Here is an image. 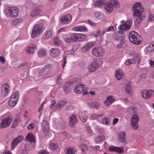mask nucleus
I'll return each mask as SVG.
<instances>
[{"label":"nucleus","instance_id":"1","mask_svg":"<svg viewBox=\"0 0 154 154\" xmlns=\"http://www.w3.org/2000/svg\"><path fill=\"white\" fill-rule=\"evenodd\" d=\"M132 10L134 11L133 16L137 17L135 19V23H139L143 20L142 14L143 11V9L141 6V4L140 3H135L133 7Z\"/></svg>","mask_w":154,"mask_h":154},{"label":"nucleus","instance_id":"2","mask_svg":"<svg viewBox=\"0 0 154 154\" xmlns=\"http://www.w3.org/2000/svg\"><path fill=\"white\" fill-rule=\"evenodd\" d=\"M45 29V27L43 24L39 23L36 24L34 26L31 33V37L32 38L37 37L42 34Z\"/></svg>","mask_w":154,"mask_h":154},{"label":"nucleus","instance_id":"3","mask_svg":"<svg viewBox=\"0 0 154 154\" xmlns=\"http://www.w3.org/2000/svg\"><path fill=\"white\" fill-rule=\"evenodd\" d=\"M120 7L119 2L116 0H111L106 4L105 8V10L109 13L113 11L114 8H119Z\"/></svg>","mask_w":154,"mask_h":154},{"label":"nucleus","instance_id":"4","mask_svg":"<svg viewBox=\"0 0 154 154\" xmlns=\"http://www.w3.org/2000/svg\"><path fill=\"white\" fill-rule=\"evenodd\" d=\"M19 9L15 7H8L4 10L5 14L7 16H10L11 17H16L18 15Z\"/></svg>","mask_w":154,"mask_h":154},{"label":"nucleus","instance_id":"5","mask_svg":"<svg viewBox=\"0 0 154 154\" xmlns=\"http://www.w3.org/2000/svg\"><path fill=\"white\" fill-rule=\"evenodd\" d=\"M129 37L130 42L133 44L138 45L141 43L140 40L139 38L138 34L136 32H131L129 34Z\"/></svg>","mask_w":154,"mask_h":154},{"label":"nucleus","instance_id":"6","mask_svg":"<svg viewBox=\"0 0 154 154\" xmlns=\"http://www.w3.org/2000/svg\"><path fill=\"white\" fill-rule=\"evenodd\" d=\"M132 25V20H128L125 23L120 25L119 26V33L121 34L124 33L129 29L131 28Z\"/></svg>","mask_w":154,"mask_h":154},{"label":"nucleus","instance_id":"7","mask_svg":"<svg viewBox=\"0 0 154 154\" xmlns=\"http://www.w3.org/2000/svg\"><path fill=\"white\" fill-rule=\"evenodd\" d=\"M99 60L97 59H94L91 62V66L88 68V71L93 72H94L96 70L101 66L99 63Z\"/></svg>","mask_w":154,"mask_h":154},{"label":"nucleus","instance_id":"8","mask_svg":"<svg viewBox=\"0 0 154 154\" xmlns=\"http://www.w3.org/2000/svg\"><path fill=\"white\" fill-rule=\"evenodd\" d=\"M92 54L96 57L103 56L105 54V51L102 47H99L94 48L92 50Z\"/></svg>","mask_w":154,"mask_h":154},{"label":"nucleus","instance_id":"9","mask_svg":"<svg viewBox=\"0 0 154 154\" xmlns=\"http://www.w3.org/2000/svg\"><path fill=\"white\" fill-rule=\"evenodd\" d=\"M139 120V117L137 113L133 115L131 119V125L134 129H137L138 128L139 125L138 123Z\"/></svg>","mask_w":154,"mask_h":154},{"label":"nucleus","instance_id":"10","mask_svg":"<svg viewBox=\"0 0 154 154\" xmlns=\"http://www.w3.org/2000/svg\"><path fill=\"white\" fill-rule=\"evenodd\" d=\"M88 88L87 87L83 84L77 85L75 87L74 89V92L76 94L80 93L82 91L84 94L88 93L87 92Z\"/></svg>","mask_w":154,"mask_h":154},{"label":"nucleus","instance_id":"11","mask_svg":"<svg viewBox=\"0 0 154 154\" xmlns=\"http://www.w3.org/2000/svg\"><path fill=\"white\" fill-rule=\"evenodd\" d=\"M75 42H82L87 41L88 37L86 35L81 33H74Z\"/></svg>","mask_w":154,"mask_h":154},{"label":"nucleus","instance_id":"12","mask_svg":"<svg viewBox=\"0 0 154 154\" xmlns=\"http://www.w3.org/2000/svg\"><path fill=\"white\" fill-rule=\"evenodd\" d=\"M141 96L144 99H147L154 95V90H143L141 92Z\"/></svg>","mask_w":154,"mask_h":154},{"label":"nucleus","instance_id":"13","mask_svg":"<svg viewBox=\"0 0 154 154\" xmlns=\"http://www.w3.org/2000/svg\"><path fill=\"white\" fill-rule=\"evenodd\" d=\"M13 119L11 116H8L3 119L0 124V128H5L11 124Z\"/></svg>","mask_w":154,"mask_h":154},{"label":"nucleus","instance_id":"14","mask_svg":"<svg viewBox=\"0 0 154 154\" xmlns=\"http://www.w3.org/2000/svg\"><path fill=\"white\" fill-rule=\"evenodd\" d=\"M1 94L2 96H6L10 91V87L7 83L3 84L1 87Z\"/></svg>","mask_w":154,"mask_h":154},{"label":"nucleus","instance_id":"15","mask_svg":"<svg viewBox=\"0 0 154 154\" xmlns=\"http://www.w3.org/2000/svg\"><path fill=\"white\" fill-rule=\"evenodd\" d=\"M95 42H89L84 44L81 48V51L82 52L85 53L92 47L95 45Z\"/></svg>","mask_w":154,"mask_h":154},{"label":"nucleus","instance_id":"16","mask_svg":"<svg viewBox=\"0 0 154 154\" xmlns=\"http://www.w3.org/2000/svg\"><path fill=\"white\" fill-rule=\"evenodd\" d=\"M115 40L119 41L117 48H120L124 46L125 42V38L123 35H116L115 38Z\"/></svg>","mask_w":154,"mask_h":154},{"label":"nucleus","instance_id":"17","mask_svg":"<svg viewBox=\"0 0 154 154\" xmlns=\"http://www.w3.org/2000/svg\"><path fill=\"white\" fill-rule=\"evenodd\" d=\"M72 20V16L69 14L62 16L60 19V21L64 24H67L70 23Z\"/></svg>","mask_w":154,"mask_h":154},{"label":"nucleus","instance_id":"18","mask_svg":"<svg viewBox=\"0 0 154 154\" xmlns=\"http://www.w3.org/2000/svg\"><path fill=\"white\" fill-rule=\"evenodd\" d=\"M52 68L51 65L48 64L44 66L43 69L42 71H40L39 74L40 76H43L45 78L48 77L46 76V75L49 72V70Z\"/></svg>","mask_w":154,"mask_h":154},{"label":"nucleus","instance_id":"19","mask_svg":"<svg viewBox=\"0 0 154 154\" xmlns=\"http://www.w3.org/2000/svg\"><path fill=\"white\" fill-rule=\"evenodd\" d=\"M116 100L115 98L112 95L108 96L106 97V100L103 102L104 105L108 107H109Z\"/></svg>","mask_w":154,"mask_h":154},{"label":"nucleus","instance_id":"20","mask_svg":"<svg viewBox=\"0 0 154 154\" xmlns=\"http://www.w3.org/2000/svg\"><path fill=\"white\" fill-rule=\"evenodd\" d=\"M42 129L45 135H47L49 133V123L46 120H44L42 123Z\"/></svg>","mask_w":154,"mask_h":154},{"label":"nucleus","instance_id":"21","mask_svg":"<svg viewBox=\"0 0 154 154\" xmlns=\"http://www.w3.org/2000/svg\"><path fill=\"white\" fill-rule=\"evenodd\" d=\"M42 12L41 9L34 8L31 11L30 15L32 17H36L40 16Z\"/></svg>","mask_w":154,"mask_h":154},{"label":"nucleus","instance_id":"22","mask_svg":"<svg viewBox=\"0 0 154 154\" xmlns=\"http://www.w3.org/2000/svg\"><path fill=\"white\" fill-rule=\"evenodd\" d=\"M117 139L120 143H124L126 141V133L124 131H120L118 134Z\"/></svg>","mask_w":154,"mask_h":154},{"label":"nucleus","instance_id":"23","mask_svg":"<svg viewBox=\"0 0 154 154\" xmlns=\"http://www.w3.org/2000/svg\"><path fill=\"white\" fill-rule=\"evenodd\" d=\"M77 122L76 116L74 114L72 115L70 118L69 126L71 128L74 127Z\"/></svg>","mask_w":154,"mask_h":154},{"label":"nucleus","instance_id":"24","mask_svg":"<svg viewBox=\"0 0 154 154\" xmlns=\"http://www.w3.org/2000/svg\"><path fill=\"white\" fill-rule=\"evenodd\" d=\"M140 60V58L139 56L138 55L136 57H134L126 60L125 63L127 65H129L131 64L135 63L136 62H139Z\"/></svg>","mask_w":154,"mask_h":154},{"label":"nucleus","instance_id":"25","mask_svg":"<svg viewBox=\"0 0 154 154\" xmlns=\"http://www.w3.org/2000/svg\"><path fill=\"white\" fill-rule=\"evenodd\" d=\"M73 30L76 32H87L88 29L85 26H77L74 27Z\"/></svg>","mask_w":154,"mask_h":154},{"label":"nucleus","instance_id":"26","mask_svg":"<svg viewBox=\"0 0 154 154\" xmlns=\"http://www.w3.org/2000/svg\"><path fill=\"white\" fill-rule=\"evenodd\" d=\"M50 56L53 57H57L60 54V50L56 48H51L50 51Z\"/></svg>","mask_w":154,"mask_h":154},{"label":"nucleus","instance_id":"27","mask_svg":"<svg viewBox=\"0 0 154 154\" xmlns=\"http://www.w3.org/2000/svg\"><path fill=\"white\" fill-rule=\"evenodd\" d=\"M23 139V137L22 136H19L18 137H16L14 139L12 142L11 143V148L13 149Z\"/></svg>","mask_w":154,"mask_h":154},{"label":"nucleus","instance_id":"28","mask_svg":"<svg viewBox=\"0 0 154 154\" xmlns=\"http://www.w3.org/2000/svg\"><path fill=\"white\" fill-rule=\"evenodd\" d=\"M36 45L34 44H31L26 48V52L29 54H32L36 48Z\"/></svg>","mask_w":154,"mask_h":154},{"label":"nucleus","instance_id":"29","mask_svg":"<svg viewBox=\"0 0 154 154\" xmlns=\"http://www.w3.org/2000/svg\"><path fill=\"white\" fill-rule=\"evenodd\" d=\"M53 31L51 29H48L44 33L42 38L43 39H46L50 38L52 34Z\"/></svg>","mask_w":154,"mask_h":154},{"label":"nucleus","instance_id":"30","mask_svg":"<svg viewBox=\"0 0 154 154\" xmlns=\"http://www.w3.org/2000/svg\"><path fill=\"white\" fill-rule=\"evenodd\" d=\"M124 75V73L123 71L120 69L117 70L115 73V77L117 80L121 79Z\"/></svg>","mask_w":154,"mask_h":154},{"label":"nucleus","instance_id":"31","mask_svg":"<svg viewBox=\"0 0 154 154\" xmlns=\"http://www.w3.org/2000/svg\"><path fill=\"white\" fill-rule=\"evenodd\" d=\"M64 41L66 42L71 43L75 42V38L74 33L72 34L69 37L64 38Z\"/></svg>","mask_w":154,"mask_h":154},{"label":"nucleus","instance_id":"32","mask_svg":"<svg viewBox=\"0 0 154 154\" xmlns=\"http://www.w3.org/2000/svg\"><path fill=\"white\" fill-rule=\"evenodd\" d=\"M77 152V148L75 147H69L65 150L66 154H75Z\"/></svg>","mask_w":154,"mask_h":154},{"label":"nucleus","instance_id":"33","mask_svg":"<svg viewBox=\"0 0 154 154\" xmlns=\"http://www.w3.org/2000/svg\"><path fill=\"white\" fill-rule=\"evenodd\" d=\"M25 140L31 143L35 142V139L34 136L32 133H29L26 136Z\"/></svg>","mask_w":154,"mask_h":154},{"label":"nucleus","instance_id":"34","mask_svg":"<svg viewBox=\"0 0 154 154\" xmlns=\"http://www.w3.org/2000/svg\"><path fill=\"white\" fill-rule=\"evenodd\" d=\"M100 103L98 102H90L88 103V106L91 108L97 109L99 107Z\"/></svg>","mask_w":154,"mask_h":154},{"label":"nucleus","instance_id":"35","mask_svg":"<svg viewBox=\"0 0 154 154\" xmlns=\"http://www.w3.org/2000/svg\"><path fill=\"white\" fill-rule=\"evenodd\" d=\"M66 102L65 101L62 100L58 103L55 107V109H60L63 106L66 105Z\"/></svg>","mask_w":154,"mask_h":154},{"label":"nucleus","instance_id":"36","mask_svg":"<svg viewBox=\"0 0 154 154\" xmlns=\"http://www.w3.org/2000/svg\"><path fill=\"white\" fill-rule=\"evenodd\" d=\"M95 17L99 20H103L105 19L103 14L99 11L96 12L94 14Z\"/></svg>","mask_w":154,"mask_h":154},{"label":"nucleus","instance_id":"37","mask_svg":"<svg viewBox=\"0 0 154 154\" xmlns=\"http://www.w3.org/2000/svg\"><path fill=\"white\" fill-rule=\"evenodd\" d=\"M18 100L10 97L8 102L9 106L12 107H14L16 105Z\"/></svg>","mask_w":154,"mask_h":154},{"label":"nucleus","instance_id":"38","mask_svg":"<svg viewBox=\"0 0 154 154\" xmlns=\"http://www.w3.org/2000/svg\"><path fill=\"white\" fill-rule=\"evenodd\" d=\"M84 113L82 111H79L78 113V115L80 120L83 122H85L87 120V116L83 115Z\"/></svg>","mask_w":154,"mask_h":154},{"label":"nucleus","instance_id":"39","mask_svg":"<svg viewBox=\"0 0 154 154\" xmlns=\"http://www.w3.org/2000/svg\"><path fill=\"white\" fill-rule=\"evenodd\" d=\"M47 53V51L44 48H42L39 49L38 51L37 56L38 57H42L46 55Z\"/></svg>","mask_w":154,"mask_h":154},{"label":"nucleus","instance_id":"40","mask_svg":"<svg viewBox=\"0 0 154 154\" xmlns=\"http://www.w3.org/2000/svg\"><path fill=\"white\" fill-rule=\"evenodd\" d=\"M87 143L88 142H86L85 144L83 143L79 146L80 150H82V152L84 153L88 149V146L87 144Z\"/></svg>","mask_w":154,"mask_h":154},{"label":"nucleus","instance_id":"41","mask_svg":"<svg viewBox=\"0 0 154 154\" xmlns=\"http://www.w3.org/2000/svg\"><path fill=\"white\" fill-rule=\"evenodd\" d=\"M137 109L136 107H131L128 108L127 111L130 113H137Z\"/></svg>","mask_w":154,"mask_h":154},{"label":"nucleus","instance_id":"42","mask_svg":"<svg viewBox=\"0 0 154 154\" xmlns=\"http://www.w3.org/2000/svg\"><path fill=\"white\" fill-rule=\"evenodd\" d=\"M101 122L103 124L106 125H108L110 124L109 118L106 117L103 118L102 119Z\"/></svg>","mask_w":154,"mask_h":154},{"label":"nucleus","instance_id":"43","mask_svg":"<svg viewBox=\"0 0 154 154\" xmlns=\"http://www.w3.org/2000/svg\"><path fill=\"white\" fill-rule=\"evenodd\" d=\"M146 49L149 52H152L154 50V43H152L149 44V46L146 48Z\"/></svg>","mask_w":154,"mask_h":154},{"label":"nucleus","instance_id":"44","mask_svg":"<svg viewBox=\"0 0 154 154\" xmlns=\"http://www.w3.org/2000/svg\"><path fill=\"white\" fill-rule=\"evenodd\" d=\"M71 85L70 83H67L65 84L63 89L66 93L68 92L70 90Z\"/></svg>","mask_w":154,"mask_h":154},{"label":"nucleus","instance_id":"45","mask_svg":"<svg viewBox=\"0 0 154 154\" xmlns=\"http://www.w3.org/2000/svg\"><path fill=\"white\" fill-rule=\"evenodd\" d=\"M126 92L127 93H130L132 91V88L130 83L127 84L125 86Z\"/></svg>","mask_w":154,"mask_h":154},{"label":"nucleus","instance_id":"46","mask_svg":"<svg viewBox=\"0 0 154 154\" xmlns=\"http://www.w3.org/2000/svg\"><path fill=\"white\" fill-rule=\"evenodd\" d=\"M105 139V136H98L95 139V141L96 143H99L103 140Z\"/></svg>","mask_w":154,"mask_h":154},{"label":"nucleus","instance_id":"47","mask_svg":"<svg viewBox=\"0 0 154 154\" xmlns=\"http://www.w3.org/2000/svg\"><path fill=\"white\" fill-rule=\"evenodd\" d=\"M22 21V20L21 18H16L13 20L12 24L13 25H16L21 22Z\"/></svg>","mask_w":154,"mask_h":154},{"label":"nucleus","instance_id":"48","mask_svg":"<svg viewBox=\"0 0 154 154\" xmlns=\"http://www.w3.org/2000/svg\"><path fill=\"white\" fill-rule=\"evenodd\" d=\"M58 147V144L57 143H51L49 145V148L51 150H54L57 149Z\"/></svg>","mask_w":154,"mask_h":154},{"label":"nucleus","instance_id":"49","mask_svg":"<svg viewBox=\"0 0 154 154\" xmlns=\"http://www.w3.org/2000/svg\"><path fill=\"white\" fill-rule=\"evenodd\" d=\"M19 97V92L17 91L14 92L11 97V98H13L15 99L18 100Z\"/></svg>","mask_w":154,"mask_h":154},{"label":"nucleus","instance_id":"50","mask_svg":"<svg viewBox=\"0 0 154 154\" xmlns=\"http://www.w3.org/2000/svg\"><path fill=\"white\" fill-rule=\"evenodd\" d=\"M124 151V149L123 147H119L116 146L115 152L119 153H122Z\"/></svg>","mask_w":154,"mask_h":154},{"label":"nucleus","instance_id":"51","mask_svg":"<svg viewBox=\"0 0 154 154\" xmlns=\"http://www.w3.org/2000/svg\"><path fill=\"white\" fill-rule=\"evenodd\" d=\"M86 62L83 60H81L80 61L79 63V67L80 68H83L86 65Z\"/></svg>","mask_w":154,"mask_h":154},{"label":"nucleus","instance_id":"52","mask_svg":"<svg viewBox=\"0 0 154 154\" xmlns=\"http://www.w3.org/2000/svg\"><path fill=\"white\" fill-rule=\"evenodd\" d=\"M104 3L102 1H99L96 2L94 3V5L96 7H100L103 5Z\"/></svg>","mask_w":154,"mask_h":154},{"label":"nucleus","instance_id":"53","mask_svg":"<svg viewBox=\"0 0 154 154\" xmlns=\"http://www.w3.org/2000/svg\"><path fill=\"white\" fill-rule=\"evenodd\" d=\"M54 42L55 45L58 46L60 43V40L58 37H55L54 40Z\"/></svg>","mask_w":154,"mask_h":154},{"label":"nucleus","instance_id":"54","mask_svg":"<svg viewBox=\"0 0 154 154\" xmlns=\"http://www.w3.org/2000/svg\"><path fill=\"white\" fill-rule=\"evenodd\" d=\"M19 121V117H16L14 121V123L12 125V127L14 128L17 125Z\"/></svg>","mask_w":154,"mask_h":154},{"label":"nucleus","instance_id":"55","mask_svg":"<svg viewBox=\"0 0 154 154\" xmlns=\"http://www.w3.org/2000/svg\"><path fill=\"white\" fill-rule=\"evenodd\" d=\"M102 115H97L96 114H93L91 116V118L93 119H96L99 117L102 116Z\"/></svg>","mask_w":154,"mask_h":154},{"label":"nucleus","instance_id":"56","mask_svg":"<svg viewBox=\"0 0 154 154\" xmlns=\"http://www.w3.org/2000/svg\"><path fill=\"white\" fill-rule=\"evenodd\" d=\"M153 20H154V15L151 14H150L148 16V21L150 22Z\"/></svg>","mask_w":154,"mask_h":154},{"label":"nucleus","instance_id":"57","mask_svg":"<svg viewBox=\"0 0 154 154\" xmlns=\"http://www.w3.org/2000/svg\"><path fill=\"white\" fill-rule=\"evenodd\" d=\"M86 131L89 135H93V132L90 127H88L87 128Z\"/></svg>","mask_w":154,"mask_h":154},{"label":"nucleus","instance_id":"58","mask_svg":"<svg viewBox=\"0 0 154 154\" xmlns=\"http://www.w3.org/2000/svg\"><path fill=\"white\" fill-rule=\"evenodd\" d=\"M116 146H111L109 148V150L110 151L115 152L116 150Z\"/></svg>","mask_w":154,"mask_h":154},{"label":"nucleus","instance_id":"59","mask_svg":"<svg viewBox=\"0 0 154 154\" xmlns=\"http://www.w3.org/2000/svg\"><path fill=\"white\" fill-rule=\"evenodd\" d=\"M114 27L112 26H110L106 29V31L108 32H112L113 31Z\"/></svg>","mask_w":154,"mask_h":154},{"label":"nucleus","instance_id":"60","mask_svg":"<svg viewBox=\"0 0 154 154\" xmlns=\"http://www.w3.org/2000/svg\"><path fill=\"white\" fill-rule=\"evenodd\" d=\"M66 29L65 27H62L60 29L57 31V33L59 34L61 32H64L66 31Z\"/></svg>","mask_w":154,"mask_h":154},{"label":"nucleus","instance_id":"61","mask_svg":"<svg viewBox=\"0 0 154 154\" xmlns=\"http://www.w3.org/2000/svg\"><path fill=\"white\" fill-rule=\"evenodd\" d=\"M147 76V75L146 74H142L139 76V78L140 79V81L141 80V79H145Z\"/></svg>","mask_w":154,"mask_h":154},{"label":"nucleus","instance_id":"62","mask_svg":"<svg viewBox=\"0 0 154 154\" xmlns=\"http://www.w3.org/2000/svg\"><path fill=\"white\" fill-rule=\"evenodd\" d=\"M34 125L33 123H30L27 126V128L29 130H32L34 128Z\"/></svg>","mask_w":154,"mask_h":154},{"label":"nucleus","instance_id":"63","mask_svg":"<svg viewBox=\"0 0 154 154\" xmlns=\"http://www.w3.org/2000/svg\"><path fill=\"white\" fill-rule=\"evenodd\" d=\"M56 101L55 100H53L51 101V104L50 105L49 107L51 108H53L56 104Z\"/></svg>","mask_w":154,"mask_h":154},{"label":"nucleus","instance_id":"64","mask_svg":"<svg viewBox=\"0 0 154 154\" xmlns=\"http://www.w3.org/2000/svg\"><path fill=\"white\" fill-rule=\"evenodd\" d=\"M74 108V107L73 106L70 105L67 106L66 107V109L67 110H70L73 109Z\"/></svg>","mask_w":154,"mask_h":154}]
</instances>
